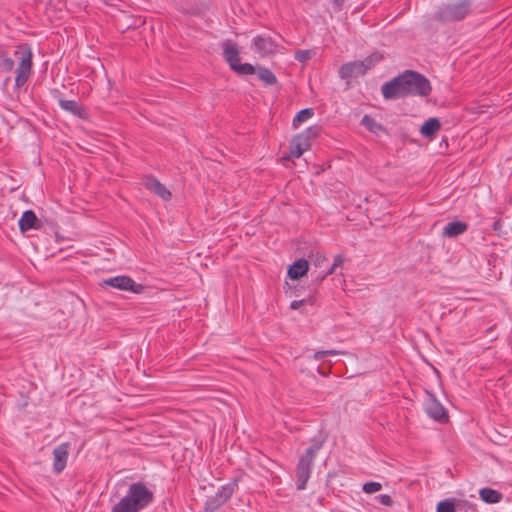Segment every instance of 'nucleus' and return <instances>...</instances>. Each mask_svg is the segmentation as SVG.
Returning a JSON list of instances; mask_svg holds the SVG:
<instances>
[{
	"label": "nucleus",
	"instance_id": "nucleus-1",
	"mask_svg": "<svg viewBox=\"0 0 512 512\" xmlns=\"http://www.w3.org/2000/svg\"><path fill=\"white\" fill-rule=\"evenodd\" d=\"M153 501V492L143 483L129 486L126 495L113 506L111 512H139Z\"/></svg>",
	"mask_w": 512,
	"mask_h": 512
},
{
	"label": "nucleus",
	"instance_id": "nucleus-2",
	"mask_svg": "<svg viewBox=\"0 0 512 512\" xmlns=\"http://www.w3.org/2000/svg\"><path fill=\"white\" fill-rule=\"evenodd\" d=\"M400 76L405 96H427L431 92L430 82L423 75L414 71H406Z\"/></svg>",
	"mask_w": 512,
	"mask_h": 512
},
{
	"label": "nucleus",
	"instance_id": "nucleus-3",
	"mask_svg": "<svg viewBox=\"0 0 512 512\" xmlns=\"http://www.w3.org/2000/svg\"><path fill=\"white\" fill-rule=\"evenodd\" d=\"M382 56L379 53H373L362 61H353L343 64L339 69V76L342 79L357 78L364 75L369 69L374 67Z\"/></svg>",
	"mask_w": 512,
	"mask_h": 512
},
{
	"label": "nucleus",
	"instance_id": "nucleus-4",
	"mask_svg": "<svg viewBox=\"0 0 512 512\" xmlns=\"http://www.w3.org/2000/svg\"><path fill=\"white\" fill-rule=\"evenodd\" d=\"M321 444L316 443L309 447L303 456L299 459L296 468V486L298 490H304L310 478L311 468L317 452L320 450Z\"/></svg>",
	"mask_w": 512,
	"mask_h": 512
},
{
	"label": "nucleus",
	"instance_id": "nucleus-5",
	"mask_svg": "<svg viewBox=\"0 0 512 512\" xmlns=\"http://www.w3.org/2000/svg\"><path fill=\"white\" fill-rule=\"evenodd\" d=\"M15 56L19 59L16 69L15 84L17 87L23 86L30 77L32 69V51L29 46L21 45L15 51Z\"/></svg>",
	"mask_w": 512,
	"mask_h": 512
},
{
	"label": "nucleus",
	"instance_id": "nucleus-6",
	"mask_svg": "<svg viewBox=\"0 0 512 512\" xmlns=\"http://www.w3.org/2000/svg\"><path fill=\"white\" fill-rule=\"evenodd\" d=\"M469 0L443 5L439 10V17L444 21H458L463 19L470 11Z\"/></svg>",
	"mask_w": 512,
	"mask_h": 512
},
{
	"label": "nucleus",
	"instance_id": "nucleus-7",
	"mask_svg": "<svg viewBox=\"0 0 512 512\" xmlns=\"http://www.w3.org/2000/svg\"><path fill=\"white\" fill-rule=\"evenodd\" d=\"M314 136H316V132L312 127L296 135L291 141L290 154L284 156L283 159L300 158L302 154L310 148V140Z\"/></svg>",
	"mask_w": 512,
	"mask_h": 512
},
{
	"label": "nucleus",
	"instance_id": "nucleus-8",
	"mask_svg": "<svg viewBox=\"0 0 512 512\" xmlns=\"http://www.w3.org/2000/svg\"><path fill=\"white\" fill-rule=\"evenodd\" d=\"M103 285L113 287L115 289L131 291L136 294H140L144 291L142 284L136 283L132 278L128 276H116L103 280Z\"/></svg>",
	"mask_w": 512,
	"mask_h": 512
},
{
	"label": "nucleus",
	"instance_id": "nucleus-9",
	"mask_svg": "<svg viewBox=\"0 0 512 512\" xmlns=\"http://www.w3.org/2000/svg\"><path fill=\"white\" fill-rule=\"evenodd\" d=\"M70 453V444L62 443L53 449V472L60 474L64 471L67 466L68 458Z\"/></svg>",
	"mask_w": 512,
	"mask_h": 512
},
{
	"label": "nucleus",
	"instance_id": "nucleus-10",
	"mask_svg": "<svg viewBox=\"0 0 512 512\" xmlns=\"http://www.w3.org/2000/svg\"><path fill=\"white\" fill-rule=\"evenodd\" d=\"M424 409L426 413L439 422H444L447 420L448 415L446 409L443 405L431 394H428L425 403Z\"/></svg>",
	"mask_w": 512,
	"mask_h": 512
},
{
	"label": "nucleus",
	"instance_id": "nucleus-11",
	"mask_svg": "<svg viewBox=\"0 0 512 512\" xmlns=\"http://www.w3.org/2000/svg\"><path fill=\"white\" fill-rule=\"evenodd\" d=\"M278 45L268 36L258 35L253 39V49L261 57L276 53Z\"/></svg>",
	"mask_w": 512,
	"mask_h": 512
},
{
	"label": "nucleus",
	"instance_id": "nucleus-12",
	"mask_svg": "<svg viewBox=\"0 0 512 512\" xmlns=\"http://www.w3.org/2000/svg\"><path fill=\"white\" fill-rule=\"evenodd\" d=\"M401 76H398L382 85L381 91L385 99H397L405 97Z\"/></svg>",
	"mask_w": 512,
	"mask_h": 512
},
{
	"label": "nucleus",
	"instance_id": "nucleus-13",
	"mask_svg": "<svg viewBox=\"0 0 512 512\" xmlns=\"http://www.w3.org/2000/svg\"><path fill=\"white\" fill-rule=\"evenodd\" d=\"M144 185L149 191L158 195L163 200H169L171 198V192L156 178H146Z\"/></svg>",
	"mask_w": 512,
	"mask_h": 512
},
{
	"label": "nucleus",
	"instance_id": "nucleus-14",
	"mask_svg": "<svg viewBox=\"0 0 512 512\" xmlns=\"http://www.w3.org/2000/svg\"><path fill=\"white\" fill-rule=\"evenodd\" d=\"M222 48L226 61L229 63L230 67L233 68L240 61L237 45L227 40L222 44Z\"/></svg>",
	"mask_w": 512,
	"mask_h": 512
},
{
	"label": "nucleus",
	"instance_id": "nucleus-15",
	"mask_svg": "<svg viewBox=\"0 0 512 512\" xmlns=\"http://www.w3.org/2000/svg\"><path fill=\"white\" fill-rule=\"evenodd\" d=\"M309 270V263L305 259H298L288 269V276L291 279H299L304 276Z\"/></svg>",
	"mask_w": 512,
	"mask_h": 512
},
{
	"label": "nucleus",
	"instance_id": "nucleus-16",
	"mask_svg": "<svg viewBox=\"0 0 512 512\" xmlns=\"http://www.w3.org/2000/svg\"><path fill=\"white\" fill-rule=\"evenodd\" d=\"M19 228L22 232L38 228V219L32 210L25 211L20 220Z\"/></svg>",
	"mask_w": 512,
	"mask_h": 512
},
{
	"label": "nucleus",
	"instance_id": "nucleus-17",
	"mask_svg": "<svg viewBox=\"0 0 512 512\" xmlns=\"http://www.w3.org/2000/svg\"><path fill=\"white\" fill-rule=\"evenodd\" d=\"M468 226L466 223L461 221H455L448 223L443 229V236L447 238H454L463 234L467 230Z\"/></svg>",
	"mask_w": 512,
	"mask_h": 512
},
{
	"label": "nucleus",
	"instance_id": "nucleus-18",
	"mask_svg": "<svg viewBox=\"0 0 512 512\" xmlns=\"http://www.w3.org/2000/svg\"><path fill=\"white\" fill-rule=\"evenodd\" d=\"M440 128L439 120L437 118H430L423 123L420 128V133L425 137H433Z\"/></svg>",
	"mask_w": 512,
	"mask_h": 512
},
{
	"label": "nucleus",
	"instance_id": "nucleus-19",
	"mask_svg": "<svg viewBox=\"0 0 512 512\" xmlns=\"http://www.w3.org/2000/svg\"><path fill=\"white\" fill-rule=\"evenodd\" d=\"M479 496L482 501L488 504L498 503L502 500L503 497L500 492L491 488L480 489Z\"/></svg>",
	"mask_w": 512,
	"mask_h": 512
},
{
	"label": "nucleus",
	"instance_id": "nucleus-20",
	"mask_svg": "<svg viewBox=\"0 0 512 512\" xmlns=\"http://www.w3.org/2000/svg\"><path fill=\"white\" fill-rule=\"evenodd\" d=\"M59 105L63 110L70 112L73 115L81 116L82 114V108L79 105V103L75 100L60 99Z\"/></svg>",
	"mask_w": 512,
	"mask_h": 512
},
{
	"label": "nucleus",
	"instance_id": "nucleus-21",
	"mask_svg": "<svg viewBox=\"0 0 512 512\" xmlns=\"http://www.w3.org/2000/svg\"><path fill=\"white\" fill-rule=\"evenodd\" d=\"M255 73L258 78L267 85H273L277 81L276 76L267 68L259 67L256 69Z\"/></svg>",
	"mask_w": 512,
	"mask_h": 512
},
{
	"label": "nucleus",
	"instance_id": "nucleus-22",
	"mask_svg": "<svg viewBox=\"0 0 512 512\" xmlns=\"http://www.w3.org/2000/svg\"><path fill=\"white\" fill-rule=\"evenodd\" d=\"M314 115V111L311 108H306L299 111L293 119V126L297 128L303 122H306Z\"/></svg>",
	"mask_w": 512,
	"mask_h": 512
},
{
	"label": "nucleus",
	"instance_id": "nucleus-23",
	"mask_svg": "<svg viewBox=\"0 0 512 512\" xmlns=\"http://www.w3.org/2000/svg\"><path fill=\"white\" fill-rule=\"evenodd\" d=\"M361 124L365 126L370 132L377 134L379 131L383 130V127L381 124L376 122L371 116L365 115L362 120Z\"/></svg>",
	"mask_w": 512,
	"mask_h": 512
},
{
	"label": "nucleus",
	"instance_id": "nucleus-24",
	"mask_svg": "<svg viewBox=\"0 0 512 512\" xmlns=\"http://www.w3.org/2000/svg\"><path fill=\"white\" fill-rule=\"evenodd\" d=\"M236 484L230 483L225 486H223L216 495L220 498V502H226L234 493Z\"/></svg>",
	"mask_w": 512,
	"mask_h": 512
},
{
	"label": "nucleus",
	"instance_id": "nucleus-25",
	"mask_svg": "<svg viewBox=\"0 0 512 512\" xmlns=\"http://www.w3.org/2000/svg\"><path fill=\"white\" fill-rule=\"evenodd\" d=\"M231 69L233 71L237 72L238 74H242V75H251V74H254L256 71L255 67L252 66L251 64H249V63L241 64L240 61Z\"/></svg>",
	"mask_w": 512,
	"mask_h": 512
},
{
	"label": "nucleus",
	"instance_id": "nucleus-26",
	"mask_svg": "<svg viewBox=\"0 0 512 512\" xmlns=\"http://www.w3.org/2000/svg\"><path fill=\"white\" fill-rule=\"evenodd\" d=\"M343 263H344L343 257L341 255H337L334 258V262H333L332 266L330 267V269L328 271H326L325 273L319 274L317 276V279L320 280V281L323 280L326 276L332 274L337 267L342 266Z\"/></svg>",
	"mask_w": 512,
	"mask_h": 512
},
{
	"label": "nucleus",
	"instance_id": "nucleus-27",
	"mask_svg": "<svg viewBox=\"0 0 512 512\" xmlns=\"http://www.w3.org/2000/svg\"><path fill=\"white\" fill-rule=\"evenodd\" d=\"M455 504L452 499L441 501L437 505V512H455Z\"/></svg>",
	"mask_w": 512,
	"mask_h": 512
},
{
	"label": "nucleus",
	"instance_id": "nucleus-28",
	"mask_svg": "<svg viewBox=\"0 0 512 512\" xmlns=\"http://www.w3.org/2000/svg\"><path fill=\"white\" fill-rule=\"evenodd\" d=\"M382 488L381 483L379 482H367L363 485L362 489L367 494H373L380 491Z\"/></svg>",
	"mask_w": 512,
	"mask_h": 512
},
{
	"label": "nucleus",
	"instance_id": "nucleus-29",
	"mask_svg": "<svg viewBox=\"0 0 512 512\" xmlns=\"http://www.w3.org/2000/svg\"><path fill=\"white\" fill-rule=\"evenodd\" d=\"M222 504H224V502H220V498L217 495H215L207 500L206 509L213 511L220 507Z\"/></svg>",
	"mask_w": 512,
	"mask_h": 512
},
{
	"label": "nucleus",
	"instance_id": "nucleus-30",
	"mask_svg": "<svg viewBox=\"0 0 512 512\" xmlns=\"http://www.w3.org/2000/svg\"><path fill=\"white\" fill-rule=\"evenodd\" d=\"M310 304L312 305L313 304V299L312 298H308V299H302V300H294L291 302L290 304V308L293 309V310H296V309H299L301 306H303L304 304Z\"/></svg>",
	"mask_w": 512,
	"mask_h": 512
},
{
	"label": "nucleus",
	"instance_id": "nucleus-31",
	"mask_svg": "<svg viewBox=\"0 0 512 512\" xmlns=\"http://www.w3.org/2000/svg\"><path fill=\"white\" fill-rule=\"evenodd\" d=\"M311 57V52L309 50H299L295 53V59L300 62H305Z\"/></svg>",
	"mask_w": 512,
	"mask_h": 512
},
{
	"label": "nucleus",
	"instance_id": "nucleus-32",
	"mask_svg": "<svg viewBox=\"0 0 512 512\" xmlns=\"http://www.w3.org/2000/svg\"><path fill=\"white\" fill-rule=\"evenodd\" d=\"M338 354H340V352H339V351H336V350H323V351H317V352L314 354L313 358H314L315 360H320V359H322L324 356H327V355H338Z\"/></svg>",
	"mask_w": 512,
	"mask_h": 512
},
{
	"label": "nucleus",
	"instance_id": "nucleus-33",
	"mask_svg": "<svg viewBox=\"0 0 512 512\" xmlns=\"http://www.w3.org/2000/svg\"><path fill=\"white\" fill-rule=\"evenodd\" d=\"M378 501L385 506H391L393 504V500L389 495L382 494L377 497Z\"/></svg>",
	"mask_w": 512,
	"mask_h": 512
},
{
	"label": "nucleus",
	"instance_id": "nucleus-34",
	"mask_svg": "<svg viewBox=\"0 0 512 512\" xmlns=\"http://www.w3.org/2000/svg\"><path fill=\"white\" fill-rule=\"evenodd\" d=\"M5 65H6L7 68L12 69V67L14 65V62H13L12 59H6L5 60Z\"/></svg>",
	"mask_w": 512,
	"mask_h": 512
},
{
	"label": "nucleus",
	"instance_id": "nucleus-35",
	"mask_svg": "<svg viewBox=\"0 0 512 512\" xmlns=\"http://www.w3.org/2000/svg\"><path fill=\"white\" fill-rule=\"evenodd\" d=\"M317 262L320 264V262L325 260V257L323 255L317 254Z\"/></svg>",
	"mask_w": 512,
	"mask_h": 512
}]
</instances>
